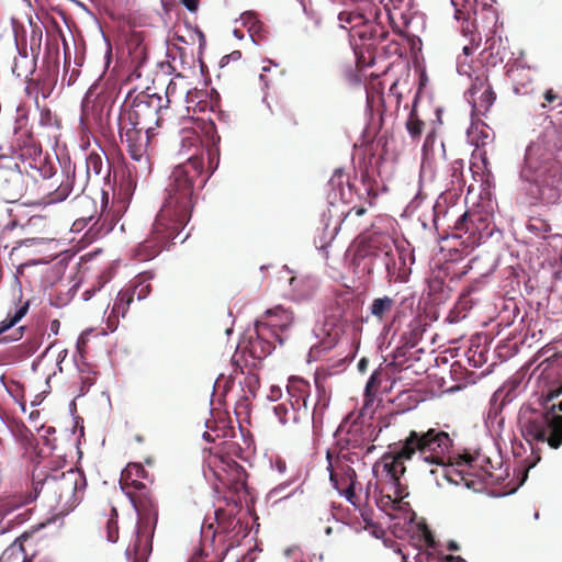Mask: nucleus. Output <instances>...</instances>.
I'll return each mask as SVG.
<instances>
[{
    "mask_svg": "<svg viewBox=\"0 0 562 562\" xmlns=\"http://www.w3.org/2000/svg\"><path fill=\"white\" fill-rule=\"evenodd\" d=\"M212 150L207 151L211 171L204 170V159L192 156L177 166L166 188L164 204L156 216L149 236L138 245L136 258L146 261L159 255L172 240L180 237L182 229L191 218L195 202L194 192L202 189L217 164L213 167Z\"/></svg>",
    "mask_w": 562,
    "mask_h": 562,
    "instance_id": "1",
    "label": "nucleus"
},
{
    "mask_svg": "<svg viewBox=\"0 0 562 562\" xmlns=\"http://www.w3.org/2000/svg\"><path fill=\"white\" fill-rule=\"evenodd\" d=\"M87 480L79 469L61 471L46 464H37L32 472V492L20 502L27 504L42 497L44 503L59 514L74 509L82 499Z\"/></svg>",
    "mask_w": 562,
    "mask_h": 562,
    "instance_id": "2",
    "label": "nucleus"
},
{
    "mask_svg": "<svg viewBox=\"0 0 562 562\" xmlns=\"http://www.w3.org/2000/svg\"><path fill=\"white\" fill-rule=\"evenodd\" d=\"M520 178L537 189V199L543 205L562 201V162L541 144L528 146Z\"/></svg>",
    "mask_w": 562,
    "mask_h": 562,
    "instance_id": "3",
    "label": "nucleus"
},
{
    "mask_svg": "<svg viewBox=\"0 0 562 562\" xmlns=\"http://www.w3.org/2000/svg\"><path fill=\"white\" fill-rule=\"evenodd\" d=\"M378 263L385 268L390 282L402 280L405 260L398 255L395 240L385 233H373L362 238L356 246L350 268L361 279L370 277Z\"/></svg>",
    "mask_w": 562,
    "mask_h": 562,
    "instance_id": "4",
    "label": "nucleus"
},
{
    "mask_svg": "<svg viewBox=\"0 0 562 562\" xmlns=\"http://www.w3.org/2000/svg\"><path fill=\"white\" fill-rule=\"evenodd\" d=\"M562 394V384L549 390L543 397V411L525 409L519 417L521 435L527 442H547L550 448L562 446V400L558 404L549 403Z\"/></svg>",
    "mask_w": 562,
    "mask_h": 562,
    "instance_id": "5",
    "label": "nucleus"
},
{
    "mask_svg": "<svg viewBox=\"0 0 562 562\" xmlns=\"http://www.w3.org/2000/svg\"><path fill=\"white\" fill-rule=\"evenodd\" d=\"M389 425L390 422L386 418L381 419L376 426L361 420H353L346 430L342 424L336 432V445L331 450L338 453H346L355 460L363 461L364 457L375 449L373 442L378 439L383 428L389 427Z\"/></svg>",
    "mask_w": 562,
    "mask_h": 562,
    "instance_id": "6",
    "label": "nucleus"
},
{
    "mask_svg": "<svg viewBox=\"0 0 562 562\" xmlns=\"http://www.w3.org/2000/svg\"><path fill=\"white\" fill-rule=\"evenodd\" d=\"M127 497L138 514L137 535L133 546L134 562H146L151 553L153 537L158 520L157 502L150 488L143 492H127Z\"/></svg>",
    "mask_w": 562,
    "mask_h": 562,
    "instance_id": "7",
    "label": "nucleus"
},
{
    "mask_svg": "<svg viewBox=\"0 0 562 562\" xmlns=\"http://www.w3.org/2000/svg\"><path fill=\"white\" fill-rule=\"evenodd\" d=\"M405 450L402 456H418L427 463L443 462L451 460L457 453L453 452V440L449 434L438 429L429 428L427 430H411L403 440Z\"/></svg>",
    "mask_w": 562,
    "mask_h": 562,
    "instance_id": "8",
    "label": "nucleus"
},
{
    "mask_svg": "<svg viewBox=\"0 0 562 562\" xmlns=\"http://www.w3.org/2000/svg\"><path fill=\"white\" fill-rule=\"evenodd\" d=\"M128 102L122 109L119 121L145 128V133L154 132L160 125V112L165 108L164 99L158 93H150L149 89L128 97Z\"/></svg>",
    "mask_w": 562,
    "mask_h": 562,
    "instance_id": "9",
    "label": "nucleus"
},
{
    "mask_svg": "<svg viewBox=\"0 0 562 562\" xmlns=\"http://www.w3.org/2000/svg\"><path fill=\"white\" fill-rule=\"evenodd\" d=\"M236 449V443H225L220 450L210 453L207 467L223 486L234 492L240 502L248 495V475L245 469L231 457Z\"/></svg>",
    "mask_w": 562,
    "mask_h": 562,
    "instance_id": "10",
    "label": "nucleus"
},
{
    "mask_svg": "<svg viewBox=\"0 0 562 562\" xmlns=\"http://www.w3.org/2000/svg\"><path fill=\"white\" fill-rule=\"evenodd\" d=\"M475 461L476 458L470 453H457L451 460L432 462L435 468L430 469L429 474L439 487L463 484L471 488L474 486L471 470L474 469Z\"/></svg>",
    "mask_w": 562,
    "mask_h": 562,
    "instance_id": "11",
    "label": "nucleus"
},
{
    "mask_svg": "<svg viewBox=\"0 0 562 562\" xmlns=\"http://www.w3.org/2000/svg\"><path fill=\"white\" fill-rule=\"evenodd\" d=\"M278 340L276 335L255 324V334L250 335L244 346H239L233 356V364L236 366L234 373H244L245 368H256L257 362L271 353Z\"/></svg>",
    "mask_w": 562,
    "mask_h": 562,
    "instance_id": "12",
    "label": "nucleus"
},
{
    "mask_svg": "<svg viewBox=\"0 0 562 562\" xmlns=\"http://www.w3.org/2000/svg\"><path fill=\"white\" fill-rule=\"evenodd\" d=\"M487 228V213L481 210H468L456 221L451 237L460 239L463 250H471L481 243Z\"/></svg>",
    "mask_w": 562,
    "mask_h": 562,
    "instance_id": "13",
    "label": "nucleus"
},
{
    "mask_svg": "<svg viewBox=\"0 0 562 562\" xmlns=\"http://www.w3.org/2000/svg\"><path fill=\"white\" fill-rule=\"evenodd\" d=\"M119 132L122 143L126 144V149L130 157L138 164L135 167L136 172L149 173L151 170L148 146L154 132L145 133V128H138L133 124H127L119 121Z\"/></svg>",
    "mask_w": 562,
    "mask_h": 562,
    "instance_id": "14",
    "label": "nucleus"
},
{
    "mask_svg": "<svg viewBox=\"0 0 562 562\" xmlns=\"http://www.w3.org/2000/svg\"><path fill=\"white\" fill-rule=\"evenodd\" d=\"M422 170L424 172L429 170L432 173V179L441 181L446 190L454 191L456 194L462 192L465 184L462 160L446 164L445 160L436 161L434 156L426 153L422 164Z\"/></svg>",
    "mask_w": 562,
    "mask_h": 562,
    "instance_id": "15",
    "label": "nucleus"
},
{
    "mask_svg": "<svg viewBox=\"0 0 562 562\" xmlns=\"http://www.w3.org/2000/svg\"><path fill=\"white\" fill-rule=\"evenodd\" d=\"M43 37H14V45L19 57L14 58L13 74L21 79L31 80L36 68V61L41 54Z\"/></svg>",
    "mask_w": 562,
    "mask_h": 562,
    "instance_id": "16",
    "label": "nucleus"
},
{
    "mask_svg": "<svg viewBox=\"0 0 562 562\" xmlns=\"http://www.w3.org/2000/svg\"><path fill=\"white\" fill-rule=\"evenodd\" d=\"M106 55H115L123 63L130 61L135 66L147 59V47L143 37H104Z\"/></svg>",
    "mask_w": 562,
    "mask_h": 562,
    "instance_id": "17",
    "label": "nucleus"
},
{
    "mask_svg": "<svg viewBox=\"0 0 562 562\" xmlns=\"http://www.w3.org/2000/svg\"><path fill=\"white\" fill-rule=\"evenodd\" d=\"M404 450L405 443L404 441H400L393 451L384 453L381 459L383 471L386 473L390 483L393 485L395 494V499H392L391 496L386 497V504L400 502L403 498L404 485L401 483V477L406 471L404 463L405 461L413 459L412 456H402Z\"/></svg>",
    "mask_w": 562,
    "mask_h": 562,
    "instance_id": "18",
    "label": "nucleus"
},
{
    "mask_svg": "<svg viewBox=\"0 0 562 562\" xmlns=\"http://www.w3.org/2000/svg\"><path fill=\"white\" fill-rule=\"evenodd\" d=\"M329 479L334 487H340L347 484L357 483V473L353 465L363 463V461L355 460L346 453H338L333 450L327 451Z\"/></svg>",
    "mask_w": 562,
    "mask_h": 562,
    "instance_id": "19",
    "label": "nucleus"
},
{
    "mask_svg": "<svg viewBox=\"0 0 562 562\" xmlns=\"http://www.w3.org/2000/svg\"><path fill=\"white\" fill-rule=\"evenodd\" d=\"M286 391L289 394L288 402L290 406H292L293 423H299L302 418H307L310 414V382L300 376H291L288 381Z\"/></svg>",
    "mask_w": 562,
    "mask_h": 562,
    "instance_id": "20",
    "label": "nucleus"
},
{
    "mask_svg": "<svg viewBox=\"0 0 562 562\" xmlns=\"http://www.w3.org/2000/svg\"><path fill=\"white\" fill-rule=\"evenodd\" d=\"M496 100L487 76H477L469 89V101L472 104V115L485 116Z\"/></svg>",
    "mask_w": 562,
    "mask_h": 562,
    "instance_id": "21",
    "label": "nucleus"
},
{
    "mask_svg": "<svg viewBox=\"0 0 562 562\" xmlns=\"http://www.w3.org/2000/svg\"><path fill=\"white\" fill-rule=\"evenodd\" d=\"M293 322V313L278 305L267 310L261 319L256 322V325L267 327L269 331L276 335V339L282 344L284 341L283 334L292 326Z\"/></svg>",
    "mask_w": 562,
    "mask_h": 562,
    "instance_id": "22",
    "label": "nucleus"
},
{
    "mask_svg": "<svg viewBox=\"0 0 562 562\" xmlns=\"http://www.w3.org/2000/svg\"><path fill=\"white\" fill-rule=\"evenodd\" d=\"M166 37V54L172 61L191 66L195 60V37Z\"/></svg>",
    "mask_w": 562,
    "mask_h": 562,
    "instance_id": "23",
    "label": "nucleus"
},
{
    "mask_svg": "<svg viewBox=\"0 0 562 562\" xmlns=\"http://www.w3.org/2000/svg\"><path fill=\"white\" fill-rule=\"evenodd\" d=\"M15 155L30 167H37V161H42V146L30 132L18 134L13 142Z\"/></svg>",
    "mask_w": 562,
    "mask_h": 562,
    "instance_id": "24",
    "label": "nucleus"
},
{
    "mask_svg": "<svg viewBox=\"0 0 562 562\" xmlns=\"http://www.w3.org/2000/svg\"><path fill=\"white\" fill-rule=\"evenodd\" d=\"M59 66L43 64V68L36 80L31 79L25 88L27 94L35 92V98L41 93L44 99L53 92L58 79Z\"/></svg>",
    "mask_w": 562,
    "mask_h": 562,
    "instance_id": "25",
    "label": "nucleus"
},
{
    "mask_svg": "<svg viewBox=\"0 0 562 562\" xmlns=\"http://www.w3.org/2000/svg\"><path fill=\"white\" fill-rule=\"evenodd\" d=\"M148 479V472L140 463H128L121 473L120 485L124 494L149 490L143 480Z\"/></svg>",
    "mask_w": 562,
    "mask_h": 562,
    "instance_id": "26",
    "label": "nucleus"
},
{
    "mask_svg": "<svg viewBox=\"0 0 562 562\" xmlns=\"http://www.w3.org/2000/svg\"><path fill=\"white\" fill-rule=\"evenodd\" d=\"M290 297L295 302H304L311 300L318 290V282L312 276L299 274L293 276L289 280Z\"/></svg>",
    "mask_w": 562,
    "mask_h": 562,
    "instance_id": "27",
    "label": "nucleus"
},
{
    "mask_svg": "<svg viewBox=\"0 0 562 562\" xmlns=\"http://www.w3.org/2000/svg\"><path fill=\"white\" fill-rule=\"evenodd\" d=\"M109 195L104 190L101 191V209L95 221L88 231L91 238H100L109 234L114 227V216L108 210Z\"/></svg>",
    "mask_w": 562,
    "mask_h": 562,
    "instance_id": "28",
    "label": "nucleus"
},
{
    "mask_svg": "<svg viewBox=\"0 0 562 562\" xmlns=\"http://www.w3.org/2000/svg\"><path fill=\"white\" fill-rule=\"evenodd\" d=\"M77 217L72 224L76 232L82 231L88 223L93 221L100 213L97 202L88 195H77Z\"/></svg>",
    "mask_w": 562,
    "mask_h": 562,
    "instance_id": "29",
    "label": "nucleus"
},
{
    "mask_svg": "<svg viewBox=\"0 0 562 562\" xmlns=\"http://www.w3.org/2000/svg\"><path fill=\"white\" fill-rule=\"evenodd\" d=\"M134 302V291L127 288L122 289L113 303L111 313L108 316V327L114 330L119 324L120 317L125 318L130 305Z\"/></svg>",
    "mask_w": 562,
    "mask_h": 562,
    "instance_id": "30",
    "label": "nucleus"
},
{
    "mask_svg": "<svg viewBox=\"0 0 562 562\" xmlns=\"http://www.w3.org/2000/svg\"><path fill=\"white\" fill-rule=\"evenodd\" d=\"M513 82V90L516 94L527 95L533 91V79L528 67L516 66L508 70Z\"/></svg>",
    "mask_w": 562,
    "mask_h": 562,
    "instance_id": "31",
    "label": "nucleus"
},
{
    "mask_svg": "<svg viewBox=\"0 0 562 562\" xmlns=\"http://www.w3.org/2000/svg\"><path fill=\"white\" fill-rule=\"evenodd\" d=\"M403 24L401 35H419L426 31V16L424 13L415 11L414 8L411 11L401 13L397 15Z\"/></svg>",
    "mask_w": 562,
    "mask_h": 562,
    "instance_id": "32",
    "label": "nucleus"
},
{
    "mask_svg": "<svg viewBox=\"0 0 562 562\" xmlns=\"http://www.w3.org/2000/svg\"><path fill=\"white\" fill-rule=\"evenodd\" d=\"M205 91L198 89H187L179 105L180 119H193V114L196 113V106L202 104V98H206Z\"/></svg>",
    "mask_w": 562,
    "mask_h": 562,
    "instance_id": "33",
    "label": "nucleus"
},
{
    "mask_svg": "<svg viewBox=\"0 0 562 562\" xmlns=\"http://www.w3.org/2000/svg\"><path fill=\"white\" fill-rule=\"evenodd\" d=\"M155 278V273L153 271H144L135 277L133 283L127 286L128 290L134 291V296H137V300L146 299L151 292L150 281Z\"/></svg>",
    "mask_w": 562,
    "mask_h": 562,
    "instance_id": "34",
    "label": "nucleus"
},
{
    "mask_svg": "<svg viewBox=\"0 0 562 562\" xmlns=\"http://www.w3.org/2000/svg\"><path fill=\"white\" fill-rule=\"evenodd\" d=\"M395 305L394 299L390 296L376 297L372 301L369 310L372 317L382 323L391 314Z\"/></svg>",
    "mask_w": 562,
    "mask_h": 562,
    "instance_id": "35",
    "label": "nucleus"
},
{
    "mask_svg": "<svg viewBox=\"0 0 562 562\" xmlns=\"http://www.w3.org/2000/svg\"><path fill=\"white\" fill-rule=\"evenodd\" d=\"M236 24H240L248 35H259L263 32V25L254 12H245L236 20Z\"/></svg>",
    "mask_w": 562,
    "mask_h": 562,
    "instance_id": "36",
    "label": "nucleus"
},
{
    "mask_svg": "<svg viewBox=\"0 0 562 562\" xmlns=\"http://www.w3.org/2000/svg\"><path fill=\"white\" fill-rule=\"evenodd\" d=\"M75 184V167L72 168L70 175V167L67 170V178L63 181L59 187L56 189L49 199L50 203L61 202L71 193Z\"/></svg>",
    "mask_w": 562,
    "mask_h": 562,
    "instance_id": "37",
    "label": "nucleus"
},
{
    "mask_svg": "<svg viewBox=\"0 0 562 562\" xmlns=\"http://www.w3.org/2000/svg\"><path fill=\"white\" fill-rule=\"evenodd\" d=\"M405 126L413 139H418L422 136L425 123L417 113L416 102L409 112Z\"/></svg>",
    "mask_w": 562,
    "mask_h": 562,
    "instance_id": "38",
    "label": "nucleus"
},
{
    "mask_svg": "<svg viewBox=\"0 0 562 562\" xmlns=\"http://www.w3.org/2000/svg\"><path fill=\"white\" fill-rule=\"evenodd\" d=\"M43 64L59 66V37H45Z\"/></svg>",
    "mask_w": 562,
    "mask_h": 562,
    "instance_id": "39",
    "label": "nucleus"
},
{
    "mask_svg": "<svg viewBox=\"0 0 562 562\" xmlns=\"http://www.w3.org/2000/svg\"><path fill=\"white\" fill-rule=\"evenodd\" d=\"M29 310V303L16 307L13 312H9L7 317L0 323V335L18 324Z\"/></svg>",
    "mask_w": 562,
    "mask_h": 562,
    "instance_id": "40",
    "label": "nucleus"
},
{
    "mask_svg": "<svg viewBox=\"0 0 562 562\" xmlns=\"http://www.w3.org/2000/svg\"><path fill=\"white\" fill-rule=\"evenodd\" d=\"M413 8V0H389V3L385 4V9L390 12L393 19L401 13L411 11Z\"/></svg>",
    "mask_w": 562,
    "mask_h": 562,
    "instance_id": "41",
    "label": "nucleus"
},
{
    "mask_svg": "<svg viewBox=\"0 0 562 562\" xmlns=\"http://www.w3.org/2000/svg\"><path fill=\"white\" fill-rule=\"evenodd\" d=\"M187 89V87L178 89L177 83L170 81L166 89V102L168 105L171 106L175 104L178 106L181 103Z\"/></svg>",
    "mask_w": 562,
    "mask_h": 562,
    "instance_id": "42",
    "label": "nucleus"
},
{
    "mask_svg": "<svg viewBox=\"0 0 562 562\" xmlns=\"http://www.w3.org/2000/svg\"><path fill=\"white\" fill-rule=\"evenodd\" d=\"M381 371L379 370H375L369 378L367 384H366V390H364V397H366V401L367 403L369 401H372V398L375 396L379 387H380V384H381Z\"/></svg>",
    "mask_w": 562,
    "mask_h": 562,
    "instance_id": "43",
    "label": "nucleus"
},
{
    "mask_svg": "<svg viewBox=\"0 0 562 562\" xmlns=\"http://www.w3.org/2000/svg\"><path fill=\"white\" fill-rule=\"evenodd\" d=\"M103 169V159L100 154L91 151L86 159V171L89 176L93 172L95 176H100Z\"/></svg>",
    "mask_w": 562,
    "mask_h": 562,
    "instance_id": "44",
    "label": "nucleus"
},
{
    "mask_svg": "<svg viewBox=\"0 0 562 562\" xmlns=\"http://www.w3.org/2000/svg\"><path fill=\"white\" fill-rule=\"evenodd\" d=\"M329 398L326 396L325 392L323 391V394L319 395L318 401L314 405L313 412H312V418L314 425H322L323 418H324V412L326 407L328 406Z\"/></svg>",
    "mask_w": 562,
    "mask_h": 562,
    "instance_id": "45",
    "label": "nucleus"
},
{
    "mask_svg": "<svg viewBox=\"0 0 562 562\" xmlns=\"http://www.w3.org/2000/svg\"><path fill=\"white\" fill-rule=\"evenodd\" d=\"M111 513L106 521V538L110 542H116L119 539L117 512L115 508H112Z\"/></svg>",
    "mask_w": 562,
    "mask_h": 562,
    "instance_id": "46",
    "label": "nucleus"
},
{
    "mask_svg": "<svg viewBox=\"0 0 562 562\" xmlns=\"http://www.w3.org/2000/svg\"><path fill=\"white\" fill-rule=\"evenodd\" d=\"M273 412L276 416L279 418L280 423L288 424L290 422H293L292 406H290L289 402L277 404L273 407Z\"/></svg>",
    "mask_w": 562,
    "mask_h": 562,
    "instance_id": "47",
    "label": "nucleus"
},
{
    "mask_svg": "<svg viewBox=\"0 0 562 562\" xmlns=\"http://www.w3.org/2000/svg\"><path fill=\"white\" fill-rule=\"evenodd\" d=\"M528 229L531 232L540 233V234H548L551 232V225L548 221L540 218V217H532L530 218L528 225Z\"/></svg>",
    "mask_w": 562,
    "mask_h": 562,
    "instance_id": "48",
    "label": "nucleus"
},
{
    "mask_svg": "<svg viewBox=\"0 0 562 562\" xmlns=\"http://www.w3.org/2000/svg\"><path fill=\"white\" fill-rule=\"evenodd\" d=\"M340 494H342L348 502H350L353 506H360L359 496L356 494V484H347L340 487H335Z\"/></svg>",
    "mask_w": 562,
    "mask_h": 562,
    "instance_id": "49",
    "label": "nucleus"
},
{
    "mask_svg": "<svg viewBox=\"0 0 562 562\" xmlns=\"http://www.w3.org/2000/svg\"><path fill=\"white\" fill-rule=\"evenodd\" d=\"M544 102L541 104L542 109H547L551 104H553L557 100H559V95L552 90L549 89L543 93Z\"/></svg>",
    "mask_w": 562,
    "mask_h": 562,
    "instance_id": "50",
    "label": "nucleus"
},
{
    "mask_svg": "<svg viewBox=\"0 0 562 562\" xmlns=\"http://www.w3.org/2000/svg\"><path fill=\"white\" fill-rule=\"evenodd\" d=\"M481 40L482 37H477V40H475V37H472L470 44L463 46V54L465 56H471L474 53V50L481 46Z\"/></svg>",
    "mask_w": 562,
    "mask_h": 562,
    "instance_id": "51",
    "label": "nucleus"
},
{
    "mask_svg": "<svg viewBox=\"0 0 562 562\" xmlns=\"http://www.w3.org/2000/svg\"><path fill=\"white\" fill-rule=\"evenodd\" d=\"M241 58V53L240 50H233L231 54L228 55H225L222 57L221 61H220V66L221 67H225L229 64L231 60L233 61H237Z\"/></svg>",
    "mask_w": 562,
    "mask_h": 562,
    "instance_id": "52",
    "label": "nucleus"
},
{
    "mask_svg": "<svg viewBox=\"0 0 562 562\" xmlns=\"http://www.w3.org/2000/svg\"><path fill=\"white\" fill-rule=\"evenodd\" d=\"M366 213L367 209L364 206H353L346 213L342 222H347L352 215L362 216Z\"/></svg>",
    "mask_w": 562,
    "mask_h": 562,
    "instance_id": "53",
    "label": "nucleus"
},
{
    "mask_svg": "<svg viewBox=\"0 0 562 562\" xmlns=\"http://www.w3.org/2000/svg\"><path fill=\"white\" fill-rule=\"evenodd\" d=\"M389 92H390L389 97H394L395 101H396V105H400L401 99H402V93L398 91V81L397 80H395L391 85Z\"/></svg>",
    "mask_w": 562,
    "mask_h": 562,
    "instance_id": "54",
    "label": "nucleus"
},
{
    "mask_svg": "<svg viewBox=\"0 0 562 562\" xmlns=\"http://www.w3.org/2000/svg\"><path fill=\"white\" fill-rule=\"evenodd\" d=\"M418 336H419V327H418V325H415L411 331V338L405 340V345L415 347L418 341Z\"/></svg>",
    "mask_w": 562,
    "mask_h": 562,
    "instance_id": "55",
    "label": "nucleus"
},
{
    "mask_svg": "<svg viewBox=\"0 0 562 562\" xmlns=\"http://www.w3.org/2000/svg\"><path fill=\"white\" fill-rule=\"evenodd\" d=\"M23 330H24V327L21 326L18 329H15L12 335H8V336L2 337L1 340H3V341H15V340H19L23 336Z\"/></svg>",
    "mask_w": 562,
    "mask_h": 562,
    "instance_id": "56",
    "label": "nucleus"
},
{
    "mask_svg": "<svg viewBox=\"0 0 562 562\" xmlns=\"http://www.w3.org/2000/svg\"><path fill=\"white\" fill-rule=\"evenodd\" d=\"M9 391H10L11 394H14V398L16 400V402H19L22 405V407H24V400H23V394H22L23 393V389H22V386L19 383H16L14 391L12 389H10Z\"/></svg>",
    "mask_w": 562,
    "mask_h": 562,
    "instance_id": "57",
    "label": "nucleus"
},
{
    "mask_svg": "<svg viewBox=\"0 0 562 562\" xmlns=\"http://www.w3.org/2000/svg\"><path fill=\"white\" fill-rule=\"evenodd\" d=\"M223 515H224V513L222 510H216V520H217L218 528H221L223 531H226L229 528V526L234 522V519L225 522L222 520Z\"/></svg>",
    "mask_w": 562,
    "mask_h": 562,
    "instance_id": "58",
    "label": "nucleus"
},
{
    "mask_svg": "<svg viewBox=\"0 0 562 562\" xmlns=\"http://www.w3.org/2000/svg\"><path fill=\"white\" fill-rule=\"evenodd\" d=\"M351 46L353 48L355 55L357 56V63L358 64H367V59H366L363 53L360 50L358 43L351 42Z\"/></svg>",
    "mask_w": 562,
    "mask_h": 562,
    "instance_id": "59",
    "label": "nucleus"
},
{
    "mask_svg": "<svg viewBox=\"0 0 562 562\" xmlns=\"http://www.w3.org/2000/svg\"><path fill=\"white\" fill-rule=\"evenodd\" d=\"M360 515L367 525H372L371 510L369 508H360Z\"/></svg>",
    "mask_w": 562,
    "mask_h": 562,
    "instance_id": "60",
    "label": "nucleus"
},
{
    "mask_svg": "<svg viewBox=\"0 0 562 562\" xmlns=\"http://www.w3.org/2000/svg\"><path fill=\"white\" fill-rule=\"evenodd\" d=\"M181 2L191 12L196 11L199 5V0H181Z\"/></svg>",
    "mask_w": 562,
    "mask_h": 562,
    "instance_id": "61",
    "label": "nucleus"
},
{
    "mask_svg": "<svg viewBox=\"0 0 562 562\" xmlns=\"http://www.w3.org/2000/svg\"><path fill=\"white\" fill-rule=\"evenodd\" d=\"M416 562H430L432 554L428 552H419L415 557Z\"/></svg>",
    "mask_w": 562,
    "mask_h": 562,
    "instance_id": "62",
    "label": "nucleus"
},
{
    "mask_svg": "<svg viewBox=\"0 0 562 562\" xmlns=\"http://www.w3.org/2000/svg\"><path fill=\"white\" fill-rule=\"evenodd\" d=\"M425 541H426L427 547L435 548L436 541H435L432 533L429 530L425 531Z\"/></svg>",
    "mask_w": 562,
    "mask_h": 562,
    "instance_id": "63",
    "label": "nucleus"
},
{
    "mask_svg": "<svg viewBox=\"0 0 562 562\" xmlns=\"http://www.w3.org/2000/svg\"><path fill=\"white\" fill-rule=\"evenodd\" d=\"M246 379H247L249 385H256L259 383V378L255 373H249Z\"/></svg>",
    "mask_w": 562,
    "mask_h": 562,
    "instance_id": "64",
    "label": "nucleus"
}]
</instances>
